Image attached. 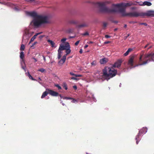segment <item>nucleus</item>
I'll return each mask as SVG.
<instances>
[{"label": "nucleus", "mask_w": 154, "mask_h": 154, "mask_svg": "<svg viewBox=\"0 0 154 154\" xmlns=\"http://www.w3.org/2000/svg\"><path fill=\"white\" fill-rule=\"evenodd\" d=\"M146 15L148 16H154V11H149L146 13Z\"/></svg>", "instance_id": "2eb2a0df"}, {"label": "nucleus", "mask_w": 154, "mask_h": 154, "mask_svg": "<svg viewBox=\"0 0 154 154\" xmlns=\"http://www.w3.org/2000/svg\"><path fill=\"white\" fill-rule=\"evenodd\" d=\"M129 35V34H128L127 37Z\"/></svg>", "instance_id": "6e6d98bb"}, {"label": "nucleus", "mask_w": 154, "mask_h": 154, "mask_svg": "<svg viewBox=\"0 0 154 154\" xmlns=\"http://www.w3.org/2000/svg\"><path fill=\"white\" fill-rule=\"evenodd\" d=\"M58 53L57 56V58L58 59H60L62 56L63 52L61 51L58 50Z\"/></svg>", "instance_id": "aec40b11"}, {"label": "nucleus", "mask_w": 154, "mask_h": 154, "mask_svg": "<svg viewBox=\"0 0 154 154\" xmlns=\"http://www.w3.org/2000/svg\"><path fill=\"white\" fill-rule=\"evenodd\" d=\"M79 41H77L75 43V45H77L79 43Z\"/></svg>", "instance_id": "2f4dec72"}, {"label": "nucleus", "mask_w": 154, "mask_h": 154, "mask_svg": "<svg viewBox=\"0 0 154 154\" xmlns=\"http://www.w3.org/2000/svg\"><path fill=\"white\" fill-rule=\"evenodd\" d=\"M66 38H63V39H62L61 40V41L63 43H65L64 42H65L66 41Z\"/></svg>", "instance_id": "c85d7f7f"}, {"label": "nucleus", "mask_w": 154, "mask_h": 154, "mask_svg": "<svg viewBox=\"0 0 154 154\" xmlns=\"http://www.w3.org/2000/svg\"><path fill=\"white\" fill-rule=\"evenodd\" d=\"M39 33L36 34L31 39L29 44L32 42L33 41L35 38L36 37L39 35Z\"/></svg>", "instance_id": "412c9836"}, {"label": "nucleus", "mask_w": 154, "mask_h": 154, "mask_svg": "<svg viewBox=\"0 0 154 154\" xmlns=\"http://www.w3.org/2000/svg\"><path fill=\"white\" fill-rule=\"evenodd\" d=\"M106 25H107V23H103V26L104 27L106 26Z\"/></svg>", "instance_id": "79ce46f5"}, {"label": "nucleus", "mask_w": 154, "mask_h": 154, "mask_svg": "<svg viewBox=\"0 0 154 154\" xmlns=\"http://www.w3.org/2000/svg\"><path fill=\"white\" fill-rule=\"evenodd\" d=\"M134 56H131L130 57L128 62V65L131 66H132L133 65L134 60Z\"/></svg>", "instance_id": "9d476101"}, {"label": "nucleus", "mask_w": 154, "mask_h": 154, "mask_svg": "<svg viewBox=\"0 0 154 154\" xmlns=\"http://www.w3.org/2000/svg\"><path fill=\"white\" fill-rule=\"evenodd\" d=\"M88 26V24L85 22L82 23L76 26V28L80 29L87 27Z\"/></svg>", "instance_id": "0eeeda50"}, {"label": "nucleus", "mask_w": 154, "mask_h": 154, "mask_svg": "<svg viewBox=\"0 0 154 154\" xmlns=\"http://www.w3.org/2000/svg\"><path fill=\"white\" fill-rule=\"evenodd\" d=\"M42 33V32H40L39 33H39V34H41Z\"/></svg>", "instance_id": "864d4df0"}, {"label": "nucleus", "mask_w": 154, "mask_h": 154, "mask_svg": "<svg viewBox=\"0 0 154 154\" xmlns=\"http://www.w3.org/2000/svg\"><path fill=\"white\" fill-rule=\"evenodd\" d=\"M43 37V36H41V37Z\"/></svg>", "instance_id": "bf43d9fd"}, {"label": "nucleus", "mask_w": 154, "mask_h": 154, "mask_svg": "<svg viewBox=\"0 0 154 154\" xmlns=\"http://www.w3.org/2000/svg\"><path fill=\"white\" fill-rule=\"evenodd\" d=\"M126 25H125V27H126Z\"/></svg>", "instance_id": "052dcab7"}, {"label": "nucleus", "mask_w": 154, "mask_h": 154, "mask_svg": "<svg viewBox=\"0 0 154 154\" xmlns=\"http://www.w3.org/2000/svg\"><path fill=\"white\" fill-rule=\"evenodd\" d=\"M54 86L57 87L59 90L61 89V87L58 84H55L54 85Z\"/></svg>", "instance_id": "a878e982"}, {"label": "nucleus", "mask_w": 154, "mask_h": 154, "mask_svg": "<svg viewBox=\"0 0 154 154\" xmlns=\"http://www.w3.org/2000/svg\"><path fill=\"white\" fill-rule=\"evenodd\" d=\"M72 102L73 103H75V102H77V101L74 99H73Z\"/></svg>", "instance_id": "4c0bfd02"}, {"label": "nucleus", "mask_w": 154, "mask_h": 154, "mask_svg": "<svg viewBox=\"0 0 154 154\" xmlns=\"http://www.w3.org/2000/svg\"><path fill=\"white\" fill-rule=\"evenodd\" d=\"M108 61V59L106 58H104L100 60V62L101 64H104Z\"/></svg>", "instance_id": "ddd939ff"}, {"label": "nucleus", "mask_w": 154, "mask_h": 154, "mask_svg": "<svg viewBox=\"0 0 154 154\" xmlns=\"http://www.w3.org/2000/svg\"><path fill=\"white\" fill-rule=\"evenodd\" d=\"M99 4H100V3H99Z\"/></svg>", "instance_id": "e2e57ef3"}, {"label": "nucleus", "mask_w": 154, "mask_h": 154, "mask_svg": "<svg viewBox=\"0 0 154 154\" xmlns=\"http://www.w3.org/2000/svg\"><path fill=\"white\" fill-rule=\"evenodd\" d=\"M67 44L66 47L67 48L65 49L66 54L63 56L62 58L59 61L58 63L60 65H63L65 63L67 55L69 54L71 52V50L70 49V47L69 43H67Z\"/></svg>", "instance_id": "20e7f679"}, {"label": "nucleus", "mask_w": 154, "mask_h": 154, "mask_svg": "<svg viewBox=\"0 0 154 154\" xmlns=\"http://www.w3.org/2000/svg\"><path fill=\"white\" fill-rule=\"evenodd\" d=\"M141 25H144L145 26H147V24L146 23H141L140 24Z\"/></svg>", "instance_id": "a19ab883"}, {"label": "nucleus", "mask_w": 154, "mask_h": 154, "mask_svg": "<svg viewBox=\"0 0 154 154\" xmlns=\"http://www.w3.org/2000/svg\"><path fill=\"white\" fill-rule=\"evenodd\" d=\"M87 43L88 44H90L93 43V42H92L90 41V42H88Z\"/></svg>", "instance_id": "c03bdc74"}, {"label": "nucleus", "mask_w": 154, "mask_h": 154, "mask_svg": "<svg viewBox=\"0 0 154 154\" xmlns=\"http://www.w3.org/2000/svg\"><path fill=\"white\" fill-rule=\"evenodd\" d=\"M25 48V47L24 45L23 44L22 45L20 48V50L21 51L24 50Z\"/></svg>", "instance_id": "393cba45"}, {"label": "nucleus", "mask_w": 154, "mask_h": 154, "mask_svg": "<svg viewBox=\"0 0 154 154\" xmlns=\"http://www.w3.org/2000/svg\"><path fill=\"white\" fill-rule=\"evenodd\" d=\"M73 88L75 89L76 90L77 89V87L76 85H74L73 86Z\"/></svg>", "instance_id": "58836bf2"}, {"label": "nucleus", "mask_w": 154, "mask_h": 154, "mask_svg": "<svg viewBox=\"0 0 154 154\" xmlns=\"http://www.w3.org/2000/svg\"><path fill=\"white\" fill-rule=\"evenodd\" d=\"M149 61H150V60L149 61V60H147L146 61L143 62L142 63L139 64V65H143L145 64H146L148 62H149Z\"/></svg>", "instance_id": "5701e85b"}, {"label": "nucleus", "mask_w": 154, "mask_h": 154, "mask_svg": "<svg viewBox=\"0 0 154 154\" xmlns=\"http://www.w3.org/2000/svg\"><path fill=\"white\" fill-rule=\"evenodd\" d=\"M42 97V98H43V97Z\"/></svg>", "instance_id": "4d7b16f0"}, {"label": "nucleus", "mask_w": 154, "mask_h": 154, "mask_svg": "<svg viewBox=\"0 0 154 154\" xmlns=\"http://www.w3.org/2000/svg\"><path fill=\"white\" fill-rule=\"evenodd\" d=\"M33 59L34 60L35 62L37 61V60L35 58H33Z\"/></svg>", "instance_id": "8fccbe9b"}, {"label": "nucleus", "mask_w": 154, "mask_h": 154, "mask_svg": "<svg viewBox=\"0 0 154 154\" xmlns=\"http://www.w3.org/2000/svg\"><path fill=\"white\" fill-rule=\"evenodd\" d=\"M142 55L140 56V59H139L140 61V62L142 61Z\"/></svg>", "instance_id": "f704fd0d"}, {"label": "nucleus", "mask_w": 154, "mask_h": 154, "mask_svg": "<svg viewBox=\"0 0 154 154\" xmlns=\"http://www.w3.org/2000/svg\"><path fill=\"white\" fill-rule=\"evenodd\" d=\"M48 94L53 96H57L58 94L57 92L53 91L50 89H46V91L43 93L42 96H46Z\"/></svg>", "instance_id": "39448f33"}, {"label": "nucleus", "mask_w": 154, "mask_h": 154, "mask_svg": "<svg viewBox=\"0 0 154 154\" xmlns=\"http://www.w3.org/2000/svg\"><path fill=\"white\" fill-rule=\"evenodd\" d=\"M151 58L152 61H154V53L147 54L145 55L144 59Z\"/></svg>", "instance_id": "9b49d317"}, {"label": "nucleus", "mask_w": 154, "mask_h": 154, "mask_svg": "<svg viewBox=\"0 0 154 154\" xmlns=\"http://www.w3.org/2000/svg\"><path fill=\"white\" fill-rule=\"evenodd\" d=\"M24 52H21L20 53V59L22 60H21V63L22 66V68L26 72V70L25 69V68L24 66H23V65H25V62H24V60L23 59V58L24 57Z\"/></svg>", "instance_id": "423d86ee"}, {"label": "nucleus", "mask_w": 154, "mask_h": 154, "mask_svg": "<svg viewBox=\"0 0 154 154\" xmlns=\"http://www.w3.org/2000/svg\"><path fill=\"white\" fill-rule=\"evenodd\" d=\"M147 131V128H143L141 130H140L139 132L138 133H140V134H145Z\"/></svg>", "instance_id": "dca6fc26"}, {"label": "nucleus", "mask_w": 154, "mask_h": 154, "mask_svg": "<svg viewBox=\"0 0 154 154\" xmlns=\"http://www.w3.org/2000/svg\"><path fill=\"white\" fill-rule=\"evenodd\" d=\"M141 134H140V133H138V134L136 136L135 138V140H136V144H137L138 143L140 140V137L141 136Z\"/></svg>", "instance_id": "f3484780"}, {"label": "nucleus", "mask_w": 154, "mask_h": 154, "mask_svg": "<svg viewBox=\"0 0 154 154\" xmlns=\"http://www.w3.org/2000/svg\"><path fill=\"white\" fill-rule=\"evenodd\" d=\"M122 62V61L121 60H118L116 63H115L114 65V66L115 67H117L118 68H119L120 67Z\"/></svg>", "instance_id": "f8f14e48"}, {"label": "nucleus", "mask_w": 154, "mask_h": 154, "mask_svg": "<svg viewBox=\"0 0 154 154\" xmlns=\"http://www.w3.org/2000/svg\"><path fill=\"white\" fill-rule=\"evenodd\" d=\"M29 31L28 29H26L25 31V34L23 37V40L24 39H28L29 37L31 36L28 34Z\"/></svg>", "instance_id": "1a4fd4ad"}, {"label": "nucleus", "mask_w": 154, "mask_h": 154, "mask_svg": "<svg viewBox=\"0 0 154 154\" xmlns=\"http://www.w3.org/2000/svg\"><path fill=\"white\" fill-rule=\"evenodd\" d=\"M127 37H125V39L127 38Z\"/></svg>", "instance_id": "680f3d73"}, {"label": "nucleus", "mask_w": 154, "mask_h": 154, "mask_svg": "<svg viewBox=\"0 0 154 154\" xmlns=\"http://www.w3.org/2000/svg\"><path fill=\"white\" fill-rule=\"evenodd\" d=\"M25 13L27 16L34 17L31 23L35 26H39L49 22V17L48 15H37L34 12L26 11Z\"/></svg>", "instance_id": "f257e3e1"}, {"label": "nucleus", "mask_w": 154, "mask_h": 154, "mask_svg": "<svg viewBox=\"0 0 154 154\" xmlns=\"http://www.w3.org/2000/svg\"><path fill=\"white\" fill-rule=\"evenodd\" d=\"M117 30V29H115V30Z\"/></svg>", "instance_id": "0e129e2a"}, {"label": "nucleus", "mask_w": 154, "mask_h": 154, "mask_svg": "<svg viewBox=\"0 0 154 154\" xmlns=\"http://www.w3.org/2000/svg\"><path fill=\"white\" fill-rule=\"evenodd\" d=\"M25 0L27 2H31L32 1V0Z\"/></svg>", "instance_id": "49530a36"}, {"label": "nucleus", "mask_w": 154, "mask_h": 154, "mask_svg": "<svg viewBox=\"0 0 154 154\" xmlns=\"http://www.w3.org/2000/svg\"><path fill=\"white\" fill-rule=\"evenodd\" d=\"M110 42V41H106L104 42V44H108Z\"/></svg>", "instance_id": "ea45409f"}, {"label": "nucleus", "mask_w": 154, "mask_h": 154, "mask_svg": "<svg viewBox=\"0 0 154 154\" xmlns=\"http://www.w3.org/2000/svg\"><path fill=\"white\" fill-rule=\"evenodd\" d=\"M71 79L73 80H78L76 78L74 77H72Z\"/></svg>", "instance_id": "c9c22d12"}, {"label": "nucleus", "mask_w": 154, "mask_h": 154, "mask_svg": "<svg viewBox=\"0 0 154 154\" xmlns=\"http://www.w3.org/2000/svg\"><path fill=\"white\" fill-rule=\"evenodd\" d=\"M132 50V49L131 48H129L128 49L127 51L124 54V56H126L128 55L129 53L131 52Z\"/></svg>", "instance_id": "6ab92c4d"}, {"label": "nucleus", "mask_w": 154, "mask_h": 154, "mask_svg": "<svg viewBox=\"0 0 154 154\" xmlns=\"http://www.w3.org/2000/svg\"><path fill=\"white\" fill-rule=\"evenodd\" d=\"M82 35H89V33L88 32H86L82 34Z\"/></svg>", "instance_id": "7c9ffc66"}, {"label": "nucleus", "mask_w": 154, "mask_h": 154, "mask_svg": "<svg viewBox=\"0 0 154 154\" xmlns=\"http://www.w3.org/2000/svg\"><path fill=\"white\" fill-rule=\"evenodd\" d=\"M36 43H37V42H35L34 43L33 45H35V44H36Z\"/></svg>", "instance_id": "603ef678"}, {"label": "nucleus", "mask_w": 154, "mask_h": 154, "mask_svg": "<svg viewBox=\"0 0 154 154\" xmlns=\"http://www.w3.org/2000/svg\"><path fill=\"white\" fill-rule=\"evenodd\" d=\"M70 74L71 75H74V76H75V74H74L72 72H70Z\"/></svg>", "instance_id": "e433bc0d"}, {"label": "nucleus", "mask_w": 154, "mask_h": 154, "mask_svg": "<svg viewBox=\"0 0 154 154\" xmlns=\"http://www.w3.org/2000/svg\"><path fill=\"white\" fill-rule=\"evenodd\" d=\"M43 59H44V60L45 61H46V59H45V57L44 56H43Z\"/></svg>", "instance_id": "de8ad7c7"}, {"label": "nucleus", "mask_w": 154, "mask_h": 154, "mask_svg": "<svg viewBox=\"0 0 154 154\" xmlns=\"http://www.w3.org/2000/svg\"><path fill=\"white\" fill-rule=\"evenodd\" d=\"M53 61H51V63H53Z\"/></svg>", "instance_id": "5fc2aeb1"}, {"label": "nucleus", "mask_w": 154, "mask_h": 154, "mask_svg": "<svg viewBox=\"0 0 154 154\" xmlns=\"http://www.w3.org/2000/svg\"><path fill=\"white\" fill-rule=\"evenodd\" d=\"M102 78L103 79L108 80L110 78L115 76L117 71L112 67L106 68L103 70Z\"/></svg>", "instance_id": "7ed1b4c3"}, {"label": "nucleus", "mask_w": 154, "mask_h": 154, "mask_svg": "<svg viewBox=\"0 0 154 154\" xmlns=\"http://www.w3.org/2000/svg\"><path fill=\"white\" fill-rule=\"evenodd\" d=\"M27 75L29 77V78L32 80H34L35 79H33L32 76L30 75L29 73V72H28Z\"/></svg>", "instance_id": "4be33fe9"}, {"label": "nucleus", "mask_w": 154, "mask_h": 154, "mask_svg": "<svg viewBox=\"0 0 154 154\" xmlns=\"http://www.w3.org/2000/svg\"><path fill=\"white\" fill-rule=\"evenodd\" d=\"M88 47V45H86L84 46V48H87Z\"/></svg>", "instance_id": "a18cd8bd"}, {"label": "nucleus", "mask_w": 154, "mask_h": 154, "mask_svg": "<svg viewBox=\"0 0 154 154\" xmlns=\"http://www.w3.org/2000/svg\"><path fill=\"white\" fill-rule=\"evenodd\" d=\"M61 97V98H63V99H65V100H68L69 99H72V98H69L68 97Z\"/></svg>", "instance_id": "cd10ccee"}, {"label": "nucleus", "mask_w": 154, "mask_h": 154, "mask_svg": "<svg viewBox=\"0 0 154 154\" xmlns=\"http://www.w3.org/2000/svg\"><path fill=\"white\" fill-rule=\"evenodd\" d=\"M141 5H147L150 6L152 5L151 3L148 2H144L142 4H140Z\"/></svg>", "instance_id": "a211bd4d"}, {"label": "nucleus", "mask_w": 154, "mask_h": 154, "mask_svg": "<svg viewBox=\"0 0 154 154\" xmlns=\"http://www.w3.org/2000/svg\"><path fill=\"white\" fill-rule=\"evenodd\" d=\"M97 64L96 62L95 61H93L91 63V64L92 66H95Z\"/></svg>", "instance_id": "c756f323"}, {"label": "nucleus", "mask_w": 154, "mask_h": 154, "mask_svg": "<svg viewBox=\"0 0 154 154\" xmlns=\"http://www.w3.org/2000/svg\"><path fill=\"white\" fill-rule=\"evenodd\" d=\"M62 85L63 88H64L65 90H66L67 89V87L66 84V83H63Z\"/></svg>", "instance_id": "b1692460"}, {"label": "nucleus", "mask_w": 154, "mask_h": 154, "mask_svg": "<svg viewBox=\"0 0 154 154\" xmlns=\"http://www.w3.org/2000/svg\"><path fill=\"white\" fill-rule=\"evenodd\" d=\"M47 42L50 44V45H51L52 47L56 48V46L55 45V43L52 40L48 39L47 40Z\"/></svg>", "instance_id": "4468645a"}, {"label": "nucleus", "mask_w": 154, "mask_h": 154, "mask_svg": "<svg viewBox=\"0 0 154 154\" xmlns=\"http://www.w3.org/2000/svg\"><path fill=\"white\" fill-rule=\"evenodd\" d=\"M67 43H69L68 42H65V46H64L63 45V44L60 45L58 50L59 51H62V50H65V49L67 48L66 47L67 45Z\"/></svg>", "instance_id": "6e6552de"}, {"label": "nucleus", "mask_w": 154, "mask_h": 154, "mask_svg": "<svg viewBox=\"0 0 154 154\" xmlns=\"http://www.w3.org/2000/svg\"><path fill=\"white\" fill-rule=\"evenodd\" d=\"M92 97V98L93 100H94V97Z\"/></svg>", "instance_id": "3c124183"}, {"label": "nucleus", "mask_w": 154, "mask_h": 154, "mask_svg": "<svg viewBox=\"0 0 154 154\" xmlns=\"http://www.w3.org/2000/svg\"><path fill=\"white\" fill-rule=\"evenodd\" d=\"M38 71H40L42 72H43L45 71V70L43 68H41L38 70Z\"/></svg>", "instance_id": "bb28decb"}, {"label": "nucleus", "mask_w": 154, "mask_h": 154, "mask_svg": "<svg viewBox=\"0 0 154 154\" xmlns=\"http://www.w3.org/2000/svg\"><path fill=\"white\" fill-rule=\"evenodd\" d=\"M149 44H148L147 45H146L145 47H144V48H146V47H147L148 45H149Z\"/></svg>", "instance_id": "09e8293b"}, {"label": "nucleus", "mask_w": 154, "mask_h": 154, "mask_svg": "<svg viewBox=\"0 0 154 154\" xmlns=\"http://www.w3.org/2000/svg\"><path fill=\"white\" fill-rule=\"evenodd\" d=\"M83 52L82 50V49H81L79 51V53H82Z\"/></svg>", "instance_id": "37998d69"}, {"label": "nucleus", "mask_w": 154, "mask_h": 154, "mask_svg": "<svg viewBox=\"0 0 154 154\" xmlns=\"http://www.w3.org/2000/svg\"><path fill=\"white\" fill-rule=\"evenodd\" d=\"M130 5L129 3H122L115 5H114V7L116 9L114 11L119 12L123 16L137 17L140 15L139 13L136 12L127 13L125 11V8Z\"/></svg>", "instance_id": "f03ea898"}, {"label": "nucleus", "mask_w": 154, "mask_h": 154, "mask_svg": "<svg viewBox=\"0 0 154 154\" xmlns=\"http://www.w3.org/2000/svg\"><path fill=\"white\" fill-rule=\"evenodd\" d=\"M105 37L106 38H110L111 37V36L108 35H105Z\"/></svg>", "instance_id": "473e14b6"}, {"label": "nucleus", "mask_w": 154, "mask_h": 154, "mask_svg": "<svg viewBox=\"0 0 154 154\" xmlns=\"http://www.w3.org/2000/svg\"><path fill=\"white\" fill-rule=\"evenodd\" d=\"M151 46H150V47L149 48H151Z\"/></svg>", "instance_id": "13d9d810"}, {"label": "nucleus", "mask_w": 154, "mask_h": 154, "mask_svg": "<svg viewBox=\"0 0 154 154\" xmlns=\"http://www.w3.org/2000/svg\"><path fill=\"white\" fill-rule=\"evenodd\" d=\"M75 76L76 77H81L82 76V75H75Z\"/></svg>", "instance_id": "72a5a7b5"}]
</instances>
